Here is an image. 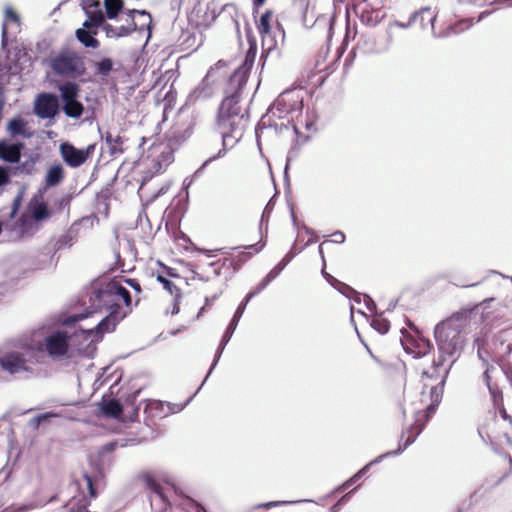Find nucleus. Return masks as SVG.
I'll return each mask as SVG.
<instances>
[{
	"mask_svg": "<svg viewBox=\"0 0 512 512\" xmlns=\"http://www.w3.org/2000/svg\"><path fill=\"white\" fill-rule=\"evenodd\" d=\"M64 178V168L61 164L52 165L46 173L45 185L55 187L62 182Z\"/></svg>",
	"mask_w": 512,
	"mask_h": 512,
	"instance_id": "nucleus-26",
	"label": "nucleus"
},
{
	"mask_svg": "<svg viewBox=\"0 0 512 512\" xmlns=\"http://www.w3.org/2000/svg\"><path fill=\"white\" fill-rule=\"evenodd\" d=\"M241 317H242V314H240L239 312L235 311V313H234L230 323L228 324V326H227L223 336H225L227 339H231L234 331L237 328V325H238Z\"/></svg>",
	"mask_w": 512,
	"mask_h": 512,
	"instance_id": "nucleus-40",
	"label": "nucleus"
},
{
	"mask_svg": "<svg viewBox=\"0 0 512 512\" xmlns=\"http://www.w3.org/2000/svg\"><path fill=\"white\" fill-rule=\"evenodd\" d=\"M60 111L59 97L51 92L37 95L34 102V114L40 119H54Z\"/></svg>",
	"mask_w": 512,
	"mask_h": 512,
	"instance_id": "nucleus-12",
	"label": "nucleus"
},
{
	"mask_svg": "<svg viewBox=\"0 0 512 512\" xmlns=\"http://www.w3.org/2000/svg\"><path fill=\"white\" fill-rule=\"evenodd\" d=\"M302 101L295 96L292 91L282 92L277 99L270 105L267 113L261 118L256 127V137L259 143V129L262 127H275L277 129V119H287L286 123L280 124V129H288V126L293 118V114L301 111Z\"/></svg>",
	"mask_w": 512,
	"mask_h": 512,
	"instance_id": "nucleus-5",
	"label": "nucleus"
},
{
	"mask_svg": "<svg viewBox=\"0 0 512 512\" xmlns=\"http://www.w3.org/2000/svg\"><path fill=\"white\" fill-rule=\"evenodd\" d=\"M302 228H303V230H304L307 234H309V235H311V236H312V238L308 240V242L305 244V246H308V245H310L311 243L315 242L317 237L315 236L314 231H313L311 228H309L308 226H306L305 224H303V225H302Z\"/></svg>",
	"mask_w": 512,
	"mask_h": 512,
	"instance_id": "nucleus-58",
	"label": "nucleus"
},
{
	"mask_svg": "<svg viewBox=\"0 0 512 512\" xmlns=\"http://www.w3.org/2000/svg\"><path fill=\"white\" fill-rule=\"evenodd\" d=\"M43 64L48 66L55 76L74 82L83 77L87 71L85 57L69 46H62L58 51H52L43 60Z\"/></svg>",
	"mask_w": 512,
	"mask_h": 512,
	"instance_id": "nucleus-3",
	"label": "nucleus"
},
{
	"mask_svg": "<svg viewBox=\"0 0 512 512\" xmlns=\"http://www.w3.org/2000/svg\"><path fill=\"white\" fill-rule=\"evenodd\" d=\"M251 255L252 252H241L235 257V259H224L223 265H225L226 262H229V264L233 266L234 271H238L241 266L251 257Z\"/></svg>",
	"mask_w": 512,
	"mask_h": 512,
	"instance_id": "nucleus-35",
	"label": "nucleus"
},
{
	"mask_svg": "<svg viewBox=\"0 0 512 512\" xmlns=\"http://www.w3.org/2000/svg\"><path fill=\"white\" fill-rule=\"evenodd\" d=\"M424 427H425V423H422L420 425L410 426V428L408 430L409 436L402 443L404 433L401 434L400 443L396 450L388 451V452L376 457L374 460H372L371 462L366 464L363 468H361L351 478H349L347 481H345L342 485L338 486L335 489V492L343 491V490L347 489L348 487H350L351 485H353L354 483H356L363 475H365L368 472V470L370 469V467L372 465L380 463L383 459H385L389 456H397V455H400L401 453H403L411 444H413L415 442L416 438L420 435V433L422 432Z\"/></svg>",
	"mask_w": 512,
	"mask_h": 512,
	"instance_id": "nucleus-7",
	"label": "nucleus"
},
{
	"mask_svg": "<svg viewBox=\"0 0 512 512\" xmlns=\"http://www.w3.org/2000/svg\"><path fill=\"white\" fill-rule=\"evenodd\" d=\"M59 91L60 110L66 117L80 119L85 111L83 103L79 100L80 86L74 81H66L57 86Z\"/></svg>",
	"mask_w": 512,
	"mask_h": 512,
	"instance_id": "nucleus-9",
	"label": "nucleus"
},
{
	"mask_svg": "<svg viewBox=\"0 0 512 512\" xmlns=\"http://www.w3.org/2000/svg\"><path fill=\"white\" fill-rule=\"evenodd\" d=\"M95 146L88 145L86 148H76L70 142L60 144L59 150L63 161L72 168L80 167L94 152Z\"/></svg>",
	"mask_w": 512,
	"mask_h": 512,
	"instance_id": "nucleus-14",
	"label": "nucleus"
},
{
	"mask_svg": "<svg viewBox=\"0 0 512 512\" xmlns=\"http://www.w3.org/2000/svg\"><path fill=\"white\" fill-rule=\"evenodd\" d=\"M26 125L27 123L24 119L14 117L8 122L7 131L12 136H24L28 138L30 137V133H27Z\"/></svg>",
	"mask_w": 512,
	"mask_h": 512,
	"instance_id": "nucleus-27",
	"label": "nucleus"
},
{
	"mask_svg": "<svg viewBox=\"0 0 512 512\" xmlns=\"http://www.w3.org/2000/svg\"><path fill=\"white\" fill-rule=\"evenodd\" d=\"M18 165L14 167V174H27L31 175L35 170V162L33 159H28L23 162L17 163Z\"/></svg>",
	"mask_w": 512,
	"mask_h": 512,
	"instance_id": "nucleus-34",
	"label": "nucleus"
},
{
	"mask_svg": "<svg viewBox=\"0 0 512 512\" xmlns=\"http://www.w3.org/2000/svg\"><path fill=\"white\" fill-rule=\"evenodd\" d=\"M181 298V293L178 295H174V302L171 310V314L175 315L179 313V300Z\"/></svg>",
	"mask_w": 512,
	"mask_h": 512,
	"instance_id": "nucleus-60",
	"label": "nucleus"
},
{
	"mask_svg": "<svg viewBox=\"0 0 512 512\" xmlns=\"http://www.w3.org/2000/svg\"><path fill=\"white\" fill-rule=\"evenodd\" d=\"M420 13L418 19L420 18V23L422 27H424V21H426L425 15H427V21L431 24L432 29H434V22L436 20V15L432 14L431 9L429 7L422 8L420 11H416Z\"/></svg>",
	"mask_w": 512,
	"mask_h": 512,
	"instance_id": "nucleus-41",
	"label": "nucleus"
},
{
	"mask_svg": "<svg viewBox=\"0 0 512 512\" xmlns=\"http://www.w3.org/2000/svg\"><path fill=\"white\" fill-rule=\"evenodd\" d=\"M353 491L354 490H352V491L346 493L345 495H343L334 505H332L330 507L329 512H339L340 509H341V506L343 504H345L349 500L350 495L352 494Z\"/></svg>",
	"mask_w": 512,
	"mask_h": 512,
	"instance_id": "nucleus-47",
	"label": "nucleus"
},
{
	"mask_svg": "<svg viewBox=\"0 0 512 512\" xmlns=\"http://www.w3.org/2000/svg\"><path fill=\"white\" fill-rule=\"evenodd\" d=\"M363 299H364V303H365L366 308L371 313H376V304H375L374 300L370 296H368L366 294L363 295Z\"/></svg>",
	"mask_w": 512,
	"mask_h": 512,
	"instance_id": "nucleus-49",
	"label": "nucleus"
},
{
	"mask_svg": "<svg viewBox=\"0 0 512 512\" xmlns=\"http://www.w3.org/2000/svg\"><path fill=\"white\" fill-rule=\"evenodd\" d=\"M212 94L211 88L204 85V82L198 86L192 93H190L188 99L189 101H196L199 99L209 98Z\"/></svg>",
	"mask_w": 512,
	"mask_h": 512,
	"instance_id": "nucleus-33",
	"label": "nucleus"
},
{
	"mask_svg": "<svg viewBox=\"0 0 512 512\" xmlns=\"http://www.w3.org/2000/svg\"><path fill=\"white\" fill-rule=\"evenodd\" d=\"M79 234V224L73 223L70 228L61 235L54 246L56 251L71 248L73 244L76 242Z\"/></svg>",
	"mask_w": 512,
	"mask_h": 512,
	"instance_id": "nucleus-20",
	"label": "nucleus"
},
{
	"mask_svg": "<svg viewBox=\"0 0 512 512\" xmlns=\"http://www.w3.org/2000/svg\"><path fill=\"white\" fill-rule=\"evenodd\" d=\"M420 13H417V12H414L409 20L407 22H401V21H398V20H395L391 25L392 26H395V27H398V28H401V29H407L409 28L413 23H415L417 20H418V16H419Z\"/></svg>",
	"mask_w": 512,
	"mask_h": 512,
	"instance_id": "nucleus-45",
	"label": "nucleus"
},
{
	"mask_svg": "<svg viewBox=\"0 0 512 512\" xmlns=\"http://www.w3.org/2000/svg\"><path fill=\"white\" fill-rule=\"evenodd\" d=\"M332 236L334 237V239L332 240V242L334 243H338V244H341L345 241V234L342 232V231H336L332 234Z\"/></svg>",
	"mask_w": 512,
	"mask_h": 512,
	"instance_id": "nucleus-56",
	"label": "nucleus"
},
{
	"mask_svg": "<svg viewBox=\"0 0 512 512\" xmlns=\"http://www.w3.org/2000/svg\"><path fill=\"white\" fill-rule=\"evenodd\" d=\"M44 349L41 345H25L18 350H11L0 357V367L11 375L25 373L28 376H35L36 372L32 365L44 361Z\"/></svg>",
	"mask_w": 512,
	"mask_h": 512,
	"instance_id": "nucleus-4",
	"label": "nucleus"
},
{
	"mask_svg": "<svg viewBox=\"0 0 512 512\" xmlns=\"http://www.w3.org/2000/svg\"><path fill=\"white\" fill-rule=\"evenodd\" d=\"M112 288L115 289L118 297L119 302L121 303V300L124 302L125 306L128 308V313L130 312V306H131V294L128 289H126L123 285H121L119 282L115 281L112 283Z\"/></svg>",
	"mask_w": 512,
	"mask_h": 512,
	"instance_id": "nucleus-32",
	"label": "nucleus"
},
{
	"mask_svg": "<svg viewBox=\"0 0 512 512\" xmlns=\"http://www.w3.org/2000/svg\"><path fill=\"white\" fill-rule=\"evenodd\" d=\"M288 265V262H285V260H281L272 270L274 275L277 277L280 275V273L283 271V269Z\"/></svg>",
	"mask_w": 512,
	"mask_h": 512,
	"instance_id": "nucleus-54",
	"label": "nucleus"
},
{
	"mask_svg": "<svg viewBox=\"0 0 512 512\" xmlns=\"http://www.w3.org/2000/svg\"><path fill=\"white\" fill-rule=\"evenodd\" d=\"M96 31L86 28H79L75 32L77 40L86 48L96 49L99 47V41L95 38Z\"/></svg>",
	"mask_w": 512,
	"mask_h": 512,
	"instance_id": "nucleus-24",
	"label": "nucleus"
},
{
	"mask_svg": "<svg viewBox=\"0 0 512 512\" xmlns=\"http://www.w3.org/2000/svg\"><path fill=\"white\" fill-rule=\"evenodd\" d=\"M82 7L84 11L86 7H89L90 9H101L98 0H83Z\"/></svg>",
	"mask_w": 512,
	"mask_h": 512,
	"instance_id": "nucleus-51",
	"label": "nucleus"
},
{
	"mask_svg": "<svg viewBox=\"0 0 512 512\" xmlns=\"http://www.w3.org/2000/svg\"><path fill=\"white\" fill-rule=\"evenodd\" d=\"M128 315V312H109L91 329H81L80 334L91 341L100 340L105 333L115 331L117 325Z\"/></svg>",
	"mask_w": 512,
	"mask_h": 512,
	"instance_id": "nucleus-10",
	"label": "nucleus"
},
{
	"mask_svg": "<svg viewBox=\"0 0 512 512\" xmlns=\"http://www.w3.org/2000/svg\"><path fill=\"white\" fill-rule=\"evenodd\" d=\"M462 329L463 323L459 317L447 319L437 324L434 329L439 356L433 360V373L429 375L427 371H424L423 375L427 377H441V381L430 389L431 403L425 410V424L430 420L440 404L448 373L463 348L464 338L462 336Z\"/></svg>",
	"mask_w": 512,
	"mask_h": 512,
	"instance_id": "nucleus-2",
	"label": "nucleus"
},
{
	"mask_svg": "<svg viewBox=\"0 0 512 512\" xmlns=\"http://www.w3.org/2000/svg\"><path fill=\"white\" fill-rule=\"evenodd\" d=\"M371 326L380 334H386L389 331L390 323L387 319L376 315L371 321Z\"/></svg>",
	"mask_w": 512,
	"mask_h": 512,
	"instance_id": "nucleus-36",
	"label": "nucleus"
},
{
	"mask_svg": "<svg viewBox=\"0 0 512 512\" xmlns=\"http://www.w3.org/2000/svg\"><path fill=\"white\" fill-rule=\"evenodd\" d=\"M10 179V169L5 166H0V187L7 185L10 182Z\"/></svg>",
	"mask_w": 512,
	"mask_h": 512,
	"instance_id": "nucleus-46",
	"label": "nucleus"
},
{
	"mask_svg": "<svg viewBox=\"0 0 512 512\" xmlns=\"http://www.w3.org/2000/svg\"><path fill=\"white\" fill-rule=\"evenodd\" d=\"M101 138L105 142L110 156L117 157L124 153L125 139L119 133L106 131L105 133L101 134Z\"/></svg>",
	"mask_w": 512,
	"mask_h": 512,
	"instance_id": "nucleus-18",
	"label": "nucleus"
},
{
	"mask_svg": "<svg viewBox=\"0 0 512 512\" xmlns=\"http://www.w3.org/2000/svg\"><path fill=\"white\" fill-rule=\"evenodd\" d=\"M288 265V262H285V260H281L272 270L274 275L277 277L280 275V273L283 271V269Z\"/></svg>",
	"mask_w": 512,
	"mask_h": 512,
	"instance_id": "nucleus-55",
	"label": "nucleus"
},
{
	"mask_svg": "<svg viewBox=\"0 0 512 512\" xmlns=\"http://www.w3.org/2000/svg\"><path fill=\"white\" fill-rule=\"evenodd\" d=\"M487 387L492 395H494V389L490 385L489 368H487L483 374Z\"/></svg>",
	"mask_w": 512,
	"mask_h": 512,
	"instance_id": "nucleus-63",
	"label": "nucleus"
},
{
	"mask_svg": "<svg viewBox=\"0 0 512 512\" xmlns=\"http://www.w3.org/2000/svg\"><path fill=\"white\" fill-rule=\"evenodd\" d=\"M288 265V262H285V260H281L272 270L274 275L277 277L280 275V273L283 271V269Z\"/></svg>",
	"mask_w": 512,
	"mask_h": 512,
	"instance_id": "nucleus-52",
	"label": "nucleus"
},
{
	"mask_svg": "<svg viewBox=\"0 0 512 512\" xmlns=\"http://www.w3.org/2000/svg\"><path fill=\"white\" fill-rule=\"evenodd\" d=\"M144 483L147 490H149L150 504L152 509L158 506L159 510H166L170 506V503L165 495L163 488L158 484L153 477L146 475L144 477Z\"/></svg>",
	"mask_w": 512,
	"mask_h": 512,
	"instance_id": "nucleus-15",
	"label": "nucleus"
},
{
	"mask_svg": "<svg viewBox=\"0 0 512 512\" xmlns=\"http://www.w3.org/2000/svg\"><path fill=\"white\" fill-rule=\"evenodd\" d=\"M401 343L404 350L412 354L415 358L426 356L433 347L430 340L422 336L405 338L401 340Z\"/></svg>",
	"mask_w": 512,
	"mask_h": 512,
	"instance_id": "nucleus-16",
	"label": "nucleus"
},
{
	"mask_svg": "<svg viewBox=\"0 0 512 512\" xmlns=\"http://www.w3.org/2000/svg\"><path fill=\"white\" fill-rule=\"evenodd\" d=\"M105 12L108 19H116L124 9L123 0H104Z\"/></svg>",
	"mask_w": 512,
	"mask_h": 512,
	"instance_id": "nucleus-28",
	"label": "nucleus"
},
{
	"mask_svg": "<svg viewBox=\"0 0 512 512\" xmlns=\"http://www.w3.org/2000/svg\"><path fill=\"white\" fill-rule=\"evenodd\" d=\"M11 66L0 63V97H4V86L9 81Z\"/></svg>",
	"mask_w": 512,
	"mask_h": 512,
	"instance_id": "nucleus-39",
	"label": "nucleus"
},
{
	"mask_svg": "<svg viewBox=\"0 0 512 512\" xmlns=\"http://www.w3.org/2000/svg\"><path fill=\"white\" fill-rule=\"evenodd\" d=\"M25 145L22 142L0 140V160L11 164L19 163Z\"/></svg>",
	"mask_w": 512,
	"mask_h": 512,
	"instance_id": "nucleus-17",
	"label": "nucleus"
},
{
	"mask_svg": "<svg viewBox=\"0 0 512 512\" xmlns=\"http://www.w3.org/2000/svg\"><path fill=\"white\" fill-rule=\"evenodd\" d=\"M157 281L163 285V288L168 291L172 296L180 294V289L168 278L158 275Z\"/></svg>",
	"mask_w": 512,
	"mask_h": 512,
	"instance_id": "nucleus-38",
	"label": "nucleus"
},
{
	"mask_svg": "<svg viewBox=\"0 0 512 512\" xmlns=\"http://www.w3.org/2000/svg\"><path fill=\"white\" fill-rule=\"evenodd\" d=\"M322 275L324 276V278L331 284L334 286L335 283H337L340 287H337V289L344 295H346L347 297L349 298H352L355 302L357 303H360L361 301V295L356 292L353 288H351L350 286L346 285L345 283H342L340 281H338L337 279H335L332 275H330L329 273L326 272L325 270V265H323L322 267Z\"/></svg>",
	"mask_w": 512,
	"mask_h": 512,
	"instance_id": "nucleus-23",
	"label": "nucleus"
},
{
	"mask_svg": "<svg viewBox=\"0 0 512 512\" xmlns=\"http://www.w3.org/2000/svg\"><path fill=\"white\" fill-rule=\"evenodd\" d=\"M101 412L108 417L119 418L123 414V406L119 400L102 398L99 403Z\"/></svg>",
	"mask_w": 512,
	"mask_h": 512,
	"instance_id": "nucleus-22",
	"label": "nucleus"
},
{
	"mask_svg": "<svg viewBox=\"0 0 512 512\" xmlns=\"http://www.w3.org/2000/svg\"><path fill=\"white\" fill-rule=\"evenodd\" d=\"M58 416H59L58 413H55V412H52V411L45 412V413H42V414L38 415L39 419L42 422L48 421L49 419L55 418V417H58Z\"/></svg>",
	"mask_w": 512,
	"mask_h": 512,
	"instance_id": "nucleus-57",
	"label": "nucleus"
},
{
	"mask_svg": "<svg viewBox=\"0 0 512 512\" xmlns=\"http://www.w3.org/2000/svg\"><path fill=\"white\" fill-rule=\"evenodd\" d=\"M83 478L86 482V487L88 489V492H89V496L91 499H95L97 497V491H96V488H95V484H94V481L92 479V477L87 474V473H84L83 474Z\"/></svg>",
	"mask_w": 512,
	"mask_h": 512,
	"instance_id": "nucleus-44",
	"label": "nucleus"
},
{
	"mask_svg": "<svg viewBox=\"0 0 512 512\" xmlns=\"http://www.w3.org/2000/svg\"><path fill=\"white\" fill-rule=\"evenodd\" d=\"M310 501L311 500H300L299 502H310ZM297 502L298 501H270V502H266V503H261V504L257 505L256 508L269 509L272 507H278V506L293 504V503H297Z\"/></svg>",
	"mask_w": 512,
	"mask_h": 512,
	"instance_id": "nucleus-42",
	"label": "nucleus"
},
{
	"mask_svg": "<svg viewBox=\"0 0 512 512\" xmlns=\"http://www.w3.org/2000/svg\"><path fill=\"white\" fill-rule=\"evenodd\" d=\"M210 268H213V273L215 276H219L221 274V268L218 265V262H211L208 264Z\"/></svg>",
	"mask_w": 512,
	"mask_h": 512,
	"instance_id": "nucleus-64",
	"label": "nucleus"
},
{
	"mask_svg": "<svg viewBox=\"0 0 512 512\" xmlns=\"http://www.w3.org/2000/svg\"><path fill=\"white\" fill-rule=\"evenodd\" d=\"M294 7L302 14L303 25L307 28H327V37L331 38L333 30V17L321 14L313 20V12H309V0H294Z\"/></svg>",
	"mask_w": 512,
	"mask_h": 512,
	"instance_id": "nucleus-11",
	"label": "nucleus"
},
{
	"mask_svg": "<svg viewBox=\"0 0 512 512\" xmlns=\"http://www.w3.org/2000/svg\"><path fill=\"white\" fill-rule=\"evenodd\" d=\"M23 195H24V191L20 190L18 192V194L15 196L13 203H12L11 212H10L11 218L15 217V215L18 213L21 203H22V200H23Z\"/></svg>",
	"mask_w": 512,
	"mask_h": 512,
	"instance_id": "nucleus-43",
	"label": "nucleus"
},
{
	"mask_svg": "<svg viewBox=\"0 0 512 512\" xmlns=\"http://www.w3.org/2000/svg\"><path fill=\"white\" fill-rule=\"evenodd\" d=\"M125 282L132 288L134 289L136 292H140L141 291V286L140 284L138 283V281L136 279H126Z\"/></svg>",
	"mask_w": 512,
	"mask_h": 512,
	"instance_id": "nucleus-61",
	"label": "nucleus"
},
{
	"mask_svg": "<svg viewBox=\"0 0 512 512\" xmlns=\"http://www.w3.org/2000/svg\"><path fill=\"white\" fill-rule=\"evenodd\" d=\"M127 25L113 26L109 23L103 25V31L108 38H120L130 35L134 31H142L151 24V15L145 10L130 9L126 11Z\"/></svg>",
	"mask_w": 512,
	"mask_h": 512,
	"instance_id": "nucleus-8",
	"label": "nucleus"
},
{
	"mask_svg": "<svg viewBox=\"0 0 512 512\" xmlns=\"http://www.w3.org/2000/svg\"><path fill=\"white\" fill-rule=\"evenodd\" d=\"M89 501L83 495L81 498L73 497L65 506L67 512H89Z\"/></svg>",
	"mask_w": 512,
	"mask_h": 512,
	"instance_id": "nucleus-29",
	"label": "nucleus"
},
{
	"mask_svg": "<svg viewBox=\"0 0 512 512\" xmlns=\"http://www.w3.org/2000/svg\"><path fill=\"white\" fill-rule=\"evenodd\" d=\"M230 341V339H227L225 336H222V339L220 341V344L216 350V353H215V356H214V360H213V363L207 373V375L205 376L203 382L201 383L200 387L198 388V390L196 391V393L202 388V386L204 385V383L206 382V380L208 379V377L210 376V374L212 373V371L214 370V368L216 367V365L218 364V361L225 349V346L228 344V342Z\"/></svg>",
	"mask_w": 512,
	"mask_h": 512,
	"instance_id": "nucleus-31",
	"label": "nucleus"
},
{
	"mask_svg": "<svg viewBox=\"0 0 512 512\" xmlns=\"http://www.w3.org/2000/svg\"><path fill=\"white\" fill-rule=\"evenodd\" d=\"M273 209V204H272V200H270L268 202V204L265 206L264 210H263V213H262V217H261V223H263L264 219L267 217H269L271 211Z\"/></svg>",
	"mask_w": 512,
	"mask_h": 512,
	"instance_id": "nucleus-59",
	"label": "nucleus"
},
{
	"mask_svg": "<svg viewBox=\"0 0 512 512\" xmlns=\"http://www.w3.org/2000/svg\"><path fill=\"white\" fill-rule=\"evenodd\" d=\"M277 276L273 274V272H269L263 279L262 281L258 284L257 288H258V291H263L268 285L270 282H272L274 279H276Z\"/></svg>",
	"mask_w": 512,
	"mask_h": 512,
	"instance_id": "nucleus-48",
	"label": "nucleus"
},
{
	"mask_svg": "<svg viewBox=\"0 0 512 512\" xmlns=\"http://www.w3.org/2000/svg\"><path fill=\"white\" fill-rule=\"evenodd\" d=\"M271 11H266L263 13L260 17L259 23H258V31L260 34H269L271 30L270 20H271Z\"/></svg>",
	"mask_w": 512,
	"mask_h": 512,
	"instance_id": "nucleus-37",
	"label": "nucleus"
},
{
	"mask_svg": "<svg viewBox=\"0 0 512 512\" xmlns=\"http://www.w3.org/2000/svg\"><path fill=\"white\" fill-rule=\"evenodd\" d=\"M84 12L87 16V19L83 23V28L93 31L99 27L103 29V25H105L106 22L105 16L101 9H90L89 7H86Z\"/></svg>",
	"mask_w": 512,
	"mask_h": 512,
	"instance_id": "nucleus-21",
	"label": "nucleus"
},
{
	"mask_svg": "<svg viewBox=\"0 0 512 512\" xmlns=\"http://www.w3.org/2000/svg\"><path fill=\"white\" fill-rule=\"evenodd\" d=\"M71 336L65 331H54L45 337V351L53 359H60L67 355Z\"/></svg>",
	"mask_w": 512,
	"mask_h": 512,
	"instance_id": "nucleus-13",
	"label": "nucleus"
},
{
	"mask_svg": "<svg viewBox=\"0 0 512 512\" xmlns=\"http://www.w3.org/2000/svg\"><path fill=\"white\" fill-rule=\"evenodd\" d=\"M257 54V46L250 44L241 66L230 75L224 98L219 105L216 117V128L222 137V149L217 154L209 157L195 171L194 177L199 176L206 166L225 156L226 152L233 148L242 138L248 125V113L239 105L243 89L247 83L248 74L254 64Z\"/></svg>",
	"mask_w": 512,
	"mask_h": 512,
	"instance_id": "nucleus-1",
	"label": "nucleus"
},
{
	"mask_svg": "<svg viewBox=\"0 0 512 512\" xmlns=\"http://www.w3.org/2000/svg\"><path fill=\"white\" fill-rule=\"evenodd\" d=\"M288 265V262H285V260H281L272 270L274 275L277 277L280 275V273L283 271V269Z\"/></svg>",
	"mask_w": 512,
	"mask_h": 512,
	"instance_id": "nucleus-53",
	"label": "nucleus"
},
{
	"mask_svg": "<svg viewBox=\"0 0 512 512\" xmlns=\"http://www.w3.org/2000/svg\"><path fill=\"white\" fill-rule=\"evenodd\" d=\"M10 21L17 26L20 25V17L19 15L10 7L6 6L4 10V22L2 24V35H1V44L2 47H5L8 42V27L7 22Z\"/></svg>",
	"mask_w": 512,
	"mask_h": 512,
	"instance_id": "nucleus-25",
	"label": "nucleus"
},
{
	"mask_svg": "<svg viewBox=\"0 0 512 512\" xmlns=\"http://www.w3.org/2000/svg\"><path fill=\"white\" fill-rule=\"evenodd\" d=\"M264 246H265V243H256V244H251V245L243 246L242 248L247 249V250H251V251H253V253H259L263 249ZM239 248L240 247H234L232 249L233 250H237Z\"/></svg>",
	"mask_w": 512,
	"mask_h": 512,
	"instance_id": "nucleus-50",
	"label": "nucleus"
},
{
	"mask_svg": "<svg viewBox=\"0 0 512 512\" xmlns=\"http://www.w3.org/2000/svg\"><path fill=\"white\" fill-rule=\"evenodd\" d=\"M28 210L33 220L43 221L50 217L51 213L46 203L34 196L28 204Z\"/></svg>",
	"mask_w": 512,
	"mask_h": 512,
	"instance_id": "nucleus-19",
	"label": "nucleus"
},
{
	"mask_svg": "<svg viewBox=\"0 0 512 512\" xmlns=\"http://www.w3.org/2000/svg\"><path fill=\"white\" fill-rule=\"evenodd\" d=\"M94 67L95 75L105 78L113 71L114 62L111 58H103L100 61L95 62Z\"/></svg>",
	"mask_w": 512,
	"mask_h": 512,
	"instance_id": "nucleus-30",
	"label": "nucleus"
},
{
	"mask_svg": "<svg viewBox=\"0 0 512 512\" xmlns=\"http://www.w3.org/2000/svg\"><path fill=\"white\" fill-rule=\"evenodd\" d=\"M42 423V421L39 419L38 415L33 417L30 421H29V426L34 429V430H37L40 426V424Z\"/></svg>",
	"mask_w": 512,
	"mask_h": 512,
	"instance_id": "nucleus-62",
	"label": "nucleus"
},
{
	"mask_svg": "<svg viewBox=\"0 0 512 512\" xmlns=\"http://www.w3.org/2000/svg\"><path fill=\"white\" fill-rule=\"evenodd\" d=\"M114 281H109L106 284H101L92 289L89 302L90 308L93 311L85 314L74 315L69 318L67 323L77 322L84 318H87L90 314L97 312L98 310H105L107 313L109 312H128L119 302V297L114 288H112V283Z\"/></svg>",
	"mask_w": 512,
	"mask_h": 512,
	"instance_id": "nucleus-6",
	"label": "nucleus"
}]
</instances>
